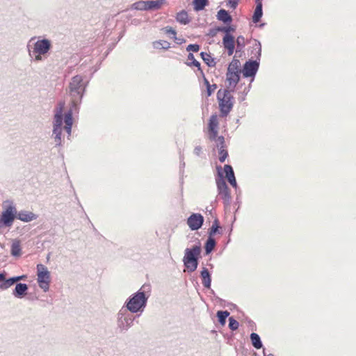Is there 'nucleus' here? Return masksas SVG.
<instances>
[{
	"instance_id": "nucleus-30",
	"label": "nucleus",
	"mask_w": 356,
	"mask_h": 356,
	"mask_svg": "<svg viewBox=\"0 0 356 356\" xmlns=\"http://www.w3.org/2000/svg\"><path fill=\"white\" fill-rule=\"evenodd\" d=\"M216 245V241L212 236L209 237L207 243L205 244V250L207 253H210L214 248Z\"/></svg>"
},
{
	"instance_id": "nucleus-16",
	"label": "nucleus",
	"mask_w": 356,
	"mask_h": 356,
	"mask_svg": "<svg viewBox=\"0 0 356 356\" xmlns=\"http://www.w3.org/2000/svg\"><path fill=\"white\" fill-rule=\"evenodd\" d=\"M224 172L229 184L233 186H236V181L235 179L233 168L229 165H225L224 166Z\"/></svg>"
},
{
	"instance_id": "nucleus-24",
	"label": "nucleus",
	"mask_w": 356,
	"mask_h": 356,
	"mask_svg": "<svg viewBox=\"0 0 356 356\" xmlns=\"http://www.w3.org/2000/svg\"><path fill=\"white\" fill-rule=\"evenodd\" d=\"M11 254L15 257H19L22 254V248L20 242L19 241H15L11 245Z\"/></svg>"
},
{
	"instance_id": "nucleus-40",
	"label": "nucleus",
	"mask_w": 356,
	"mask_h": 356,
	"mask_svg": "<svg viewBox=\"0 0 356 356\" xmlns=\"http://www.w3.org/2000/svg\"><path fill=\"white\" fill-rule=\"evenodd\" d=\"M187 51H193V52H197L200 50V46L198 44H189L187 48Z\"/></svg>"
},
{
	"instance_id": "nucleus-6",
	"label": "nucleus",
	"mask_w": 356,
	"mask_h": 356,
	"mask_svg": "<svg viewBox=\"0 0 356 356\" xmlns=\"http://www.w3.org/2000/svg\"><path fill=\"white\" fill-rule=\"evenodd\" d=\"M83 90L82 76L79 75L74 76L70 83V93L73 97V102L81 99Z\"/></svg>"
},
{
	"instance_id": "nucleus-29",
	"label": "nucleus",
	"mask_w": 356,
	"mask_h": 356,
	"mask_svg": "<svg viewBox=\"0 0 356 356\" xmlns=\"http://www.w3.org/2000/svg\"><path fill=\"white\" fill-rule=\"evenodd\" d=\"M229 312L227 311H218L217 312V316L218 318L219 323L224 325L226 322V318L229 316Z\"/></svg>"
},
{
	"instance_id": "nucleus-25",
	"label": "nucleus",
	"mask_w": 356,
	"mask_h": 356,
	"mask_svg": "<svg viewBox=\"0 0 356 356\" xmlns=\"http://www.w3.org/2000/svg\"><path fill=\"white\" fill-rule=\"evenodd\" d=\"M176 19L177 22L182 24H187L190 22L188 13L184 10H182L177 14Z\"/></svg>"
},
{
	"instance_id": "nucleus-2",
	"label": "nucleus",
	"mask_w": 356,
	"mask_h": 356,
	"mask_svg": "<svg viewBox=\"0 0 356 356\" xmlns=\"http://www.w3.org/2000/svg\"><path fill=\"white\" fill-rule=\"evenodd\" d=\"M241 63L239 60L233 58L229 63L226 74V80L228 82L229 88H235L240 79V74L241 73Z\"/></svg>"
},
{
	"instance_id": "nucleus-37",
	"label": "nucleus",
	"mask_w": 356,
	"mask_h": 356,
	"mask_svg": "<svg viewBox=\"0 0 356 356\" xmlns=\"http://www.w3.org/2000/svg\"><path fill=\"white\" fill-rule=\"evenodd\" d=\"M229 327L232 330H236L238 327V322L234 319L232 317L229 318Z\"/></svg>"
},
{
	"instance_id": "nucleus-3",
	"label": "nucleus",
	"mask_w": 356,
	"mask_h": 356,
	"mask_svg": "<svg viewBox=\"0 0 356 356\" xmlns=\"http://www.w3.org/2000/svg\"><path fill=\"white\" fill-rule=\"evenodd\" d=\"M201 252L200 246H194L192 248H187L185 250V255L183 259L184 264L190 272H193L197 267V257Z\"/></svg>"
},
{
	"instance_id": "nucleus-39",
	"label": "nucleus",
	"mask_w": 356,
	"mask_h": 356,
	"mask_svg": "<svg viewBox=\"0 0 356 356\" xmlns=\"http://www.w3.org/2000/svg\"><path fill=\"white\" fill-rule=\"evenodd\" d=\"M135 8L138 10H147V1H140L134 4Z\"/></svg>"
},
{
	"instance_id": "nucleus-44",
	"label": "nucleus",
	"mask_w": 356,
	"mask_h": 356,
	"mask_svg": "<svg viewBox=\"0 0 356 356\" xmlns=\"http://www.w3.org/2000/svg\"><path fill=\"white\" fill-rule=\"evenodd\" d=\"M5 280V275L3 273H0V281Z\"/></svg>"
},
{
	"instance_id": "nucleus-36",
	"label": "nucleus",
	"mask_w": 356,
	"mask_h": 356,
	"mask_svg": "<svg viewBox=\"0 0 356 356\" xmlns=\"http://www.w3.org/2000/svg\"><path fill=\"white\" fill-rule=\"evenodd\" d=\"M220 228L219 222L217 219H216L212 224V226L209 229V236H213L216 234V232L218 231V229Z\"/></svg>"
},
{
	"instance_id": "nucleus-21",
	"label": "nucleus",
	"mask_w": 356,
	"mask_h": 356,
	"mask_svg": "<svg viewBox=\"0 0 356 356\" xmlns=\"http://www.w3.org/2000/svg\"><path fill=\"white\" fill-rule=\"evenodd\" d=\"M256 8L254 12V15L252 16V21L254 23H257L260 21L261 17H262V3L261 2H256Z\"/></svg>"
},
{
	"instance_id": "nucleus-5",
	"label": "nucleus",
	"mask_w": 356,
	"mask_h": 356,
	"mask_svg": "<svg viewBox=\"0 0 356 356\" xmlns=\"http://www.w3.org/2000/svg\"><path fill=\"white\" fill-rule=\"evenodd\" d=\"M37 281L39 286L44 291H47L49 289L51 282L50 272L43 264L37 265Z\"/></svg>"
},
{
	"instance_id": "nucleus-28",
	"label": "nucleus",
	"mask_w": 356,
	"mask_h": 356,
	"mask_svg": "<svg viewBox=\"0 0 356 356\" xmlns=\"http://www.w3.org/2000/svg\"><path fill=\"white\" fill-rule=\"evenodd\" d=\"M163 4L162 0L147 1V10L159 9Z\"/></svg>"
},
{
	"instance_id": "nucleus-38",
	"label": "nucleus",
	"mask_w": 356,
	"mask_h": 356,
	"mask_svg": "<svg viewBox=\"0 0 356 356\" xmlns=\"http://www.w3.org/2000/svg\"><path fill=\"white\" fill-rule=\"evenodd\" d=\"M218 30L220 32L225 33V34H229L231 32H234L235 31V28L234 26H229L218 28Z\"/></svg>"
},
{
	"instance_id": "nucleus-22",
	"label": "nucleus",
	"mask_w": 356,
	"mask_h": 356,
	"mask_svg": "<svg viewBox=\"0 0 356 356\" xmlns=\"http://www.w3.org/2000/svg\"><path fill=\"white\" fill-rule=\"evenodd\" d=\"M65 129L69 135L71 134V130L72 127V114L71 111H69L65 115Z\"/></svg>"
},
{
	"instance_id": "nucleus-26",
	"label": "nucleus",
	"mask_w": 356,
	"mask_h": 356,
	"mask_svg": "<svg viewBox=\"0 0 356 356\" xmlns=\"http://www.w3.org/2000/svg\"><path fill=\"white\" fill-rule=\"evenodd\" d=\"M250 339H251V341H252V343L253 345V346L257 348V349H259L261 348L262 346V343H261V341L260 340V337L257 334V333H252L250 334Z\"/></svg>"
},
{
	"instance_id": "nucleus-18",
	"label": "nucleus",
	"mask_w": 356,
	"mask_h": 356,
	"mask_svg": "<svg viewBox=\"0 0 356 356\" xmlns=\"http://www.w3.org/2000/svg\"><path fill=\"white\" fill-rule=\"evenodd\" d=\"M28 286L26 284H17L13 294L17 298L22 297L26 293Z\"/></svg>"
},
{
	"instance_id": "nucleus-43",
	"label": "nucleus",
	"mask_w": 356,
	"mask_h": 356,
	"mask_svg": "<svg viewBox=\"0 0 356 356\" xmlns=\"http://www.w3.org/2000/svg\"><path fill=\"white\" fill-rule=\"evenodd\" d=\"M27 278V276L26 275H23L21 276H17L14 277V280H15V282L20 281V280H24Z\"/></svg>"
},
{
	"instance_id": "nucleus-31",
	"label": "nucleus",
	"mask_w": 356,
	"mask_h": 356,
	"mask_svg": "<svg viewBox=\"0 0 356 356\" xmlns=\"http://www.w3.org/2000/svg\"><path fill=\"white\" fill-rule=\"evenodd\" d=\"M201 57L202 60L209 65V66H214L216 63L213 58L207 53L202 52Z\"/></svg>"
},
{
	"instance_id": "nucleus-33",
	"label": "nucleus",
	"mask_w": 356,
	"mask_h": 356,
	"mask_svg": "<svg viewBox=\"0 0 356 356\" xmlns=\"http://www.w3.org/2000/svg\"><path fill=\"white\" fill-rule=\"evenodd\" d=\"M15 283L14 277L9 278L8 280H3V282L0 284V289L5 290L10 287Z\"/></svg>"
},
{
	"instance_id": "nucleus-34",
	"label": "nucleus",
	"mask_w": 356,
	"mask_h": 356,
	"mask_svg": "<svg viewBox=\"0 0 356 356\" xmlns=\"http://www.w3.org/2000/svg\"><path fill=\"white\" fill-rule=\"evenodd\" d=\"M207 3V0H194V8L196 10H201L204 9Z\"/></svg>"
},
{
	"instance_id": "nucleus-23",
	"label": "nucleus",
	"mask_w": 356,
	"mask_h": 356,
	"mask_svg": "<svg viewBox=\"0 0 356 356\" xmlns=\"http://www.w3.org/2000/svg\"><path fill=\"white\" fill-rule=\"evenodd\" d=\"M188 62L186 63V64L188 65V66H195V67H197L198 70L201 72L202 74L204 75V73H203V71L202 70L201 67H200V63L199 61H197V60H195L194 56L193 54L190 53L188 55Z\"/></svg>"
},
{
	"instance_id": "nucleus-20",
	"label": "nucleus",
	"mask_w": 356,
	"mask_h": 356,
	"mask_svg": "<svg viewBox=\"0 0 356 356\" xmlns=\"http://www.w3.org/2000/svg\"><path fill=\"white\" fill-rule=\"evenodd\" d=\"M201 277L203 286L206 288H210L211 280L207 268H204L201 271Z\"/></svg>"
},
{
	"instance_id": "nucleus-10",
	"label": "nucleus",
	"mask_w": 356,
	"mask_h": 356,
	"mask_svg": "<svg viewBox=\"0 0 356 356\" xmlns=\"http://www.w3.org/2000/svg\"><path fill=\"white\" fill-rule=\"evenodd\" d=\"M50 47L51 43L47 39H43L36 42L33 49V51L38 54L35 56V59L37 60H41V55L47 53L50 49Z\"/></svg>"
},
{
	"instance_id": "nucleus-15",
	"label": "nucleus",
	"mask_w": 356,
	"mask_h": 356,
	"mask_svg": "<svg viewBox=\"0 0 356 356\" xmlns=\"http://www.w3.org/2000/svg\"><path fill=\"white\" fill-rule=\"evenodd\" d=\"M222 44L227 50L228 55H232L235 48L234 37L230 34H225L222 39Z\"/></svg>"
},
{
	"instance_id": "nucleus-1",
	"label": "nucleus",
	"mask_w": 356,
	"mask_h": 356,
	"mask_svg": "<svg viewBox=\"0 0 356 356\" xmlns=\"http://www.w3.org/2000/svg\"><path fill=\"white\" fill-rule=\"evenodd\" d=\"M219 108L222 116H227L234 105V97L228 90H219L217 92Z\"/></svg>"
},
{
	"instance_id": "nucleus-42",
	"label": "nucleus",
	"mask_w": 356,
	"mask_h": 356,
	"mask_svg": "<svg viewBox=\"0 0 356 356\" xmlns=\"http://www.w3.org/2000/svg\"><path fill=\"white\" fill-rule=\"evenodd\" d=\"M244 38L243 36H238L236 39V43L238 47H243L244 46Z\"/></svg>"
},
{
	"instance_id": "nucleus-7",
	"label": "nucleus",
	"mask_w": 356,
	"mask_h": 356,
	"mask_svg": "<svg viewBox=\"0 0 356 356\" xmlns=\"http://www.w3.org/2000/svg\"><path fill=\"white\" fill-rule=\"evenodd\" d=\"M16 208L12 205L8 206L0 216V229L5 227H10L16 218Z\"/></svg>"
},
{
	"instance_id": "nucleus-17",
	"label": "nucleus",
	"mask_w": 356,
	"mask_h": 356,
	"mask_svg": "<svg viewBox=\"0 0 356 356\" xmlns=\"http://www.w3.org/2000/svg\"><path fill=\"white\" fill-rule=\"evenodd\" d=\"M16 218L23 222H30L36 218V216L30 211H21L16 214Z\"/></svg>"
},
{
	"instance_id": "nucleus-11",
	"label": "nucleus",
	"mask_w": 356,
	"mask_h": 356,
	"mask_svg": "<svg viewBox=\"0 0 356 356\" xmlns=\"http://www.w3.org/2000/svg\"><path fill=\"white\" fill-rule=\"evenodd\" d=\"M217 187L220 197L224 200L225 204H229L231 200V194L225 180L222 179H218L217 181Z\"/></svg>"
},
{
	"instance_id": "nucleus-13",
	"label": "nucleus",
	"mask_w": 356,
	"mask_h": 356,
	"mask_svg": "<svg viewBox=\"0 0 356 356\" xmlns=\"http://www.w3.org/2000/svg\"><path fill=\"white\" fill-rule=\"evenodd\" d=\"M218 148V159L220 163H224L228 156V152L225 149V138L220 136L218 137L216 140H213Z\"/></svg>"
},
{
	"instance_id": "nucleus-9",
	"label": "nucleus",
	"mask_w": 356,
	"mask_h": 356,
	"mask_svg": "<svg viewBox=\"0 0 356 356\" xmlns=\"http://www.w3.org/2000/svg\"><path fill=\"white\" fill-rule=\"evenodd\" d=\"M219 122L217 115H212L208 123V136L210 140L213 141L218 139V129Z\"/></svg>"
},
{
	"instance_id": "nucleus-19",
	"label": "nucleus",
	"mask_w": 356,
	"mask_h": 356,
	"mask_svg": "<svg viewBox=\"0 0 356 356\" xmlns=\"http://www.w3.org/2000/svg\"><path fill=\"white\" fill-rule=\"evenodd\" d=\"M218 20L222 21L225 24H230L232 21L231 15L224 9H220L217 14Z\"/></svg>"
},
{
	"instance_id": "nucleus-14",
	"label": "nucleus",
	"mask_w": 356,
	"mask_h": 356,
	"mask_svg": "<svg viewBox=\"0 0 356 356\" xmlns=\"http://www.w3.org/2000/svg\"><path fill=\"white\" fill-rule=\"evenodd\" d=\"M259 64L257 61L246 62L241 72L245 77L254 76L258 70Z\"/></svg>"
},
{
	"instance_id": "nucleus-27",
	"label": "nucleus",
	"mask_w": 356,
	"mask_h": 356,
	"mask_svg": "<svg viewBox=\"0 0 356 356\" xmlns=\"http://www.w3.org/2000/svg\"><path fill=\"white\" fill-rule=\"evenodd\" d=\"M153 46L157 49H168L170 47V44L165 40H158L153 42Z\"/></svg>"
},
{
	"instance_id": "nucleus-8",
	"label": "nucleus",
	"mask_w": 356,
	"mask_h": 356,
	"mask_svg": "<svg viewBox=\"0 0 356 356\" xmlns=\"http://www.w3.org/2000/svg\"><path fill=\"white\" fill-rule=\"evenodd\" d=\"M146 298L143 292L136 293L127 304V309L131 312H137L145 306Z\"/></svg>"
},
{
	"instance_id": "nucleus-12",
	"label": "nucleus",
	"mask_w": 356,
	"mask_h": 356,
	"mask_svg": "<svg viewBox=\"0 0 356 356\" xmlns=\"http://www.w3.org/2000/svg\"><path fill=\"white\" fill-rule=\"evenodd\" d=\"M204 222V218L200 213H193L187 220V224L191 230L199 229Z\"/></svg>"
},
{
	"instance_id": "nucleus-41",
	"label": "nucleus",
	"mask_w": 356,
	"mask_h": 356,
	"mask_svg": "<svg viewBox=\"0 0 356 356\" xmlns=\"http://www.w3.org/2000/svg\"><path fill=\"white\" fill-rule=\"evenodd\" d=\"M238 0H229L227 5L235 9L238 5Z\"/></svg>"
},
{
	"instance_id": "nucleus-35",
	"label": "nucleus",
	"mask_w": 356,
	"mask_h": 356,
	"mask_svg": "<svg viewBox=\"0 0 356 356\" xmlns=\"http://www.w3.org/2000/svg\"><path fill=\"white\" fill-rule=\"evenodd\" d=\"M161 31L168 35H172V38L176 40V35L177 32L175 29H173L171 26H165L161 29Z\"/></svg>"
},
{
	"instance_id": "nucleus-32",
	"label": "nucleus",
	"mask_w": 356,
	"mask_h": 356,
	"mask_svg": "<svg viewBox=\"0 0 356 356\" xmlns=\"http://www.w3.org/2000/svg\"><path fill=\"white\" fill-rule=\"evenodd\" d=\"M204 84L207 86V96H211V94L215 91V90L217 88V86L216 84L211 85L209 83V81L206 79V77L204 76Z\"/></svg>"
},
{
	"instance_id": "nucleus-4",
	"label": "nucleus",
	"mask_w": 356,
	"mask_h": 356,
	"mask_svg": "<svg viewBox=\"0 0 356 356\" xmlns=\"http://www.w3.org/2000/svg\"><path fill=\"white\" fill-rule=\"evenodd\" d=\"M65 103L60 102L56 108V112L54 115V134H55V141L57 144L60 145L61 142V126L63 124V111L64 109Z\"/></svg>"
},
{
	"instance_id": "nucleus-45",
	"label": "nucleus",
	"mask_w": 356,
	"mask_h": 356,
	"mask_svg": "<svg viewBox=\"0 0 356 356\" xmlns=\"http://www.w3.org/2000/svg\"><path fill=\"white\" fill-rule=\"evenodd\" d=\"M256 2H261V0H256Z\"/></svg>"
}]
</instances>
